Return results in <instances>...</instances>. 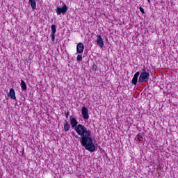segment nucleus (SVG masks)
Returning <instances> with one entry per match:
<instances>
[{
    "label": "nucleus",
    "instance_id": "1",
    "mask_svg": "<svg viewBox=\"0 0 178 178\" xmlns=\"http://www.w3.org/2000/svg\"><path fill=\"white\" fill-rule=\"evenodd\" d=\"M70 124L75 131H76L79 136H81V144L82 147H85V149L90 152H94L95 151V145L92 141V136H91V131L87 129V127L83 124H79L77 120L74 118H70ZM78 124V125H77Z\"/></svg>",
    "mask_w": 178,
    "mask_h": 178
},
{
    "label": "nucleus",
    "instance_id": "2",
    "mask_svg": "<svg viewBox=\"0 0 178 178\" xmlns=\"http://www.w3.org/2000/svg\"><path fill=\"white\" fill-rule=\"evenodd\" d=\"M149 80V73L147 72H141L138 81L139 83H145Z\"/></svg>",
    "mask_w": 178,
    "mask_h": 178
},
{
    "label": "nucleus",
    "instance_id": "3",
    "mask_svg": "<svg viewBox=\"0 0 178 178\" xmlns=\"http://www.w3.org/2000/svg\"><path fill=\"white\" fill-rule=\"evenodd\" d=\"M67 12V6L64 4L63 7H58L56 8V13L57 15H65Z\"/></svg>",
    "mask_w": 178,
    "mask_h": 178
},
{
    "label": "nucleus",
    "instance_id": "4",
    "mask_svg": "<svg viewBox=\"0 0 178 178\" xmlns=\"http://www.w3.org/2000/svg\"><path fill=\"white\" fill-rule=\"evenodd\" d=\"M81 112L82 115L83 116V119H85V120H87L90 118V115H88V109L87 108V107H82Z\"/></svg>",
    "mask_w": 178,
    "mask_h": 178
},
{
    "label": "nucleus",
    "instance_id": "5",
    "mask_svg": "<svg viewBox=\"0 0 178 178\" xmlns=\"http://www.w3.org/2000/svg\"><path fill=\"white\" fill-rule=\"evenodd\" d=\"M76 51L77 54H83L84 51V44L83 43L80 42L76 45Z\"/></svg>",
    "mask_w": 178,
    "mask_h": 178
},
{
    "label": "nucleus",
    "instance_id": "6",
    "mask_svg": "<svg viewBox=\"0 0 178 178\" xmlns=\"http://www.w3.org/2000/svg\"><path fill=\"white\" fill-rule=\"evenodd\" d=\"M97 45L100 47V48H104V40L102 39V37H101V35H99L97 38L96 41Z\"/></svg>",
    "mask_w": 178,
    "mask_h": 178
},
{
    "label": "nucleus",
    "instance_id": "7",
    "mask_svg": "<svg viewBox=\"0 0 178 178\" xmlns=\"http://www.w3.org/2000/svg\"><path fill=\"white\" fill-rule=\"evenodd\" d=\"M51 40L52 41H55V34L56 33V26H55L54 24L51 25Z\"/></svg>",
    "mask_w": 178,
    "mask_h": 178
},
{
    "label": "nucleus",
    "instance_id": "8",
    "mask_svg": "<svg viewBox=\"0 0 178 178\" xmlns=\"http://www.w3.org/2000/svg\"><path fill=\"white\" fill-rule=\"evenodd\" d=\"M8 97H10L12 99H15L16 98V94L15 93V89L10 88V92L8 95Z\"/></svg>",
    "mask_w": 178,
    "mask_h": 178
},
{
    "label": "nucleus",
    "instance_id": "9",
    "mask_svg": "<svg viewBox=\"0 0 178 178\" xmlns=\"http://www.w3.org/2000/svg\"><path fill=\"white\" fill-rule=\"evenodd\" d=\"M29 3L33 10L37 9V3L34 0H29Z\"/></svg>",
    "mask_w": 178,
    "mask_h": 178
},
{
    "label": "nucleus",
    "instance_id": "10",
    "mask_svg": "<svg viewBox=\"0 0 178 178\" xmlns=\"http://www.w3.org/2000/svg\"><path fill=\"white\" fill-rule=\"evenodd\" d=\"M21 88L22 91H26L27 90V85H26V82L23 80L21 81Z\"/></svg>",
    "mask_w": 178,
    "mask_h": 178
},
{
    "label": "nucleus",
    "instance_id": "11",
    "mask_svg": "<svg viewBox=\"0 0 178 178\" xmlns=\"http://www.w3.org/2000/svg\"><path fill=\"white\" fill-rule=\"evenodd\" d=\"M70 129V124L66 122L64 125V130L65 131H69V129Z\"/></svg>",
    "mask_w": 178,
    "mask_h": 178
},
{
    "label": "nucleus",
    "instance_id": "12",
    "mask_svg": "<svg viewBox=\"0 0 178 178\" xmlns=\"http://www.w3.org/2000/svg\"><path fill=\"white\" fill-rule=\"evenodd\" d=\"M76 59H77L78 62H81V60H83V56L79 54V55L77 56Z\"/></svg>",
    "mask_w": 178,
    "mask_h": 178
},
{
    "label": "nucleus",
    "instance_id": "13",
    "mask_svg": "<svg viewBox=\"0 0 178 178\" xmlns=\"http://www.w3.org/2000/svg\"><path fill=\"white\" fill-rule=\"evenodd\" d=\"M138 78H133L132 79V84H134V86H136L137 84V81H138Z\"/></svg>",
    "mask_w": 178,
    "mask_h": 178
},
{
    "label": "nucleus",
    "instance_id": "14",
    "mask_svg": "<svg viewBox=\"0 0 178 178\" xmlns=\"http://www.w3.org/2000/svg\"><path fill=\"white\" fill-rule=\"evenodd\" d=\"M137 138L139 141H143V136L140 134L137 135Z\"/></svg>",
    "mask_w": 178,
    "mask_h": 178
},
{
    "label": "nucleus",
    "instance_id": "15",
    "mask_svg": "<svg viewBox=\"0 0 178 178\" xmlns=\"http://www.w3.org/2000/svg\"><path fill=\"white\" fill-rule=\"evenodd\" d=\"M139 10L143 15H145V11H144V8H143V7H139Z\"/></svg>",
    "mask_w": 178,
    "mask_h": 178
},
{
    "label": "nucleus",
    "instance_id": "16",
    "mask_svg": "<svg viewBox=\"0 0 178 178\" xmlns=\"http://www.w3.org/2000/svg\"><path fill=\"white\" fill-rule=\"evenodd\" d=\"M138 76H140V72H137L134 74V77L135 79H138Z\"/></svg>",
    "mask_w": 178,
    "mask_h": 178
},
{
    "label": "nucleus",
    "instance_id": "17",
    "mask_svg": "<svg viewBox=\"0 0 178 178\" xmlns=\"http://www.w3.org/2000/svg\"><path fill=\"white\" fill-rule=\"evenodd\" d=\"M71 134H72V136H73L74 137H75V138H78V139H79V136H77V135L76 134V133H74V131H72V132L71 133Z\"/></svg>",
    "mask_w": 178,
    "mask_h": 178
},
{
    "label": "nucleus",
    "instance_id": "18",
    "mask_svg": "<svg viewBox=\"0 0 178 178\" xmlns=\"http://www.w3.org/2000/svg\"><path fill=\"white\" fill-rule=\"evenodd\" d=\"M70 112L69 111H67V113H65V117L66 119H69V115H70Z\"/></svg>",
    "mask_w": 178,
    "mask_h": 178
},
{
    "label": "nucleus",
    "instance_id": "19",
    "mask_svg": "<svg viewBox=\"0 0 178 178\" xmlns=\"http://www.w3.org/2000/svg\"><path fill=\"white\" fill-rule=\"evenodd\" d=\"M147 2H148L149 3H151V1H150V0H147Z\"/></svg>",
    "mask_w": 178,
    "mask_h": 178
},
{
    "label": "nucleus",
    "instance_id": "20",
    "mask_svg": "<svg viewBox=\"0 0 178 178\" xmlns=\"http://www.w3.org/2000/svg\"><path fill=\"white\" fill-rule=\"evenodd\" d=\"M34 2H35V0H34Z\"/></svg>",
    "mask_w": 178,
    "mask_h": 178
}]
</instances>
